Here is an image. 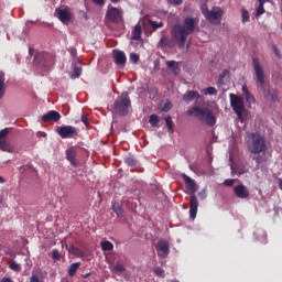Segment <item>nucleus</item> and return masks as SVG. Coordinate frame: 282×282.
I'll use <instances>...</instances> for the list:
<instances>
[{
	"label": "nucleus",
	"instance_id": "nucleus-10",
	"mask_svg": "<svg viewBox=\"0 0 282 282\" xmlns=\"http://www.w3.org/2000/svg\"><path fill=\"white\" fill-rule=\"evenodd\" d=\"M106 17L111 21V23H120V21H122V10L111 7L108 9Z\"/></svg>",
	"mask_w": 282,
	"mask_h": 282
},
{
	"label": "nucleus",
	"instance_id": "nucleus-23",
	"mask_svg": "<svg viewBox=\"0 0 282 282\" xmlns=\"http://www.w3.org/2000/svg\"><path fill=\"white\" fill-rule=\"evenodd\" d=\"M0 149L7 153H14V145L10 144L7 140L0 141Z\"/></svg>",
	"mask_w": 282,
	"mask_h": 282
},
{
	"label": "nucleus",
	"instance_id": "nucleus-3",
	"mask_svg": "<svg viewBox=\"0 0 282 282\" xmlns=\"http://www.w3.org/2000/svg\"><path fill=\"white\" fill-rule=\"evenodd\" d=\"M182 178L185 182L186 188H188L192 193L189 196V216L191 219H195L197 217V210L199 208V200H197V196L195 195V193H197V189L199 187L197 186L195 180L191 178V176L182 174Z\"/></svg>",
	"mask_w": 282,
	"mask_h": 282
},
{
	"label": "nucleus",
	"instance_id": "nucleus-27",
	"mask_svg": "<svg viewBox=\"0 0 282 282\" xmlns=\"http://www.w3.org/2000/svg\"><path fill=\"white\" fill-rule=\"evenodd\" d=\"M78 268H80V262H75L70 264L68 269V276H74V274H76V272L78 271Z\"/></svg>",
	"mask_w": 282,
	"mask_h": 282
},
{
	"label": "nucleus",
	"instance_id": "nucleus-22",
	"mask_svg": "<svg viewBox=\"0 0 282 282\" xmlns=\"http://www.w3.org/2000/svg\"><path fill=\"white\" fill-rule=\"evenodd\" d=\"M142 39V26L137 24L132 31V41H140Z\"/></svg>",
	"mask_w": 282,
	"mask_h": 282
},
{
	"label": "nucleus",
	"instance_id": "nucleus-24",
	"mask_svg": "<svg viewBox=\"0 0 282 282\" xmlns=\"http://www.w3.org/2000/svg\"><path fill=\"white\" fill-rule=\"evenodd\" d=\"M159 47H173V40H170L169 36H162L159 42Z\"/></svg>",
	"mask_w": 282,
	"mask_h": 282
},
{
	"label": "nucleus",
	"instance_id": "nucleus-35",
	"mask_svg": "<svg viewBox=\"0 0 282 282\" xmlns=\"http://www.w3.org/2000/svg\"><path fill=\"white\" fill-rule=\"evenodd\" d=\"M10 270H13V272H21V264L17 263L15 261H11L9 263Z\"/></svg>",
	"mask_w": 282,
	"mask_h": 282
},
{
	"label": "nucleus",
	"instance_id": "nucleus-54",
	"mask_svg": "<svg viewBox=\"0 0 282 282\" xmlns=\"http://www.w3.org/2000/svg\"><path fill=\"white\" fill-rule=\"evenodd\" d=\"M97 6H105V0H93Z\"/></svg>",
	"mask_w": 282,
	"mask_h": 282
},
{
	"label": "nucleus",
	"instance_id": "nucleus-45",
	"mask_svg": "<svg viewBox=\"0 0 282 282\" xmlns=\"http://www.w3.org/2000/svg\"><path fill=\"white\" fill-rule=\"evenodd\" d=\"M258 235H261L262 237V243H268V234H265V231L263 230H259Z\"/></svg>",
	"mask_w": 282,
	"mask_h": 282
},
{
	"label": "nucleus",
	"instance_id": "nucleus-18",
	"mask_svg": "<svg viewBox=\"0 0 282 282\" xmlns=\"http://www.w3.org/2000/svg\"><path fill=\"white\" fill-rule=\"evenodd\" d=\"M165 65L167 67V69H171L172 74H174V76H177V74H180V64L175 61H167L165 62Z\"/></svg>",
	"mask_w": 282,
	"mask_h": 282
},
{
	"label": "nucleus",
	"instance_id": "nucleus-40",
	"mask_svg": "<svg viewBox=\"0 0 282 282\" xmlns=\"http://www.w3.org/2000/svg\"><path fill=\"white\" fill-rule=\"evenodd\" d=\"M61 257H62V254L57 249H54L52 251V259H54L55 261H61Z\"/></svg>",
	"mask_w": 282,
	"mask_h": 282
},
{
	"label": "nucleus",
	"instance_id": "nucleus-44",
	"mask_svg": "<svg viewBox=\"0 0 282 282\" xmlns=\"http://www.w3.org/2000/svg\"><path fill=\"white\" fill-rule=\"evenodd\" d=\"M130 61L131 63H138V61H140V55H138V53H131Z\"/></svg>",
	"mask_w": 282,
	"mask_h": 282
},
{
	"label": "nucleus",
	"instance_id": "nucleus-38",
	"mask_svg": "<svg viewBox=\"0 0 282 282\" xmlns=\"http://www.w3.org/2000/svg\"><path fill=\"white\" fill-rule=\"evenodd\" d=\"M171 109H173V104L170 100H166L163 104V107L161 108V110L164 111V112L171 111Z\"/></svg>",
	"mask_w": 282,
	"mask_h": 282
},
{
	"label": "nucleus",
	"instance_id": "nucleus-55",
	"mask_svg": "<svg viewBox=\"0 0 282 282\" xmlns=\"http://www.w3.org/2000/svg\"><path fill=\"white\" fill-rule=\"evenodd\" d=\"M257 1H258V3L265 6V3H270V1H272V0H257Z\"/></svg>",
	"mask_w": 282,
	"mask_h": 282
},
{
	"label": "nucleus",
	"instance_id": "nucleus-31",
	"mask_svg": "<svg viewBox=\"0 0 282 282\" xmlns=\"http://www.w3.org/2000/svg\"><path fill=\"white\" fill-rule=\"evenodd\" d=\"M241 21L242 23H249L250 21V12L246 9H241Z\"/></svg>",
	"mask_w": 282,
	"mask_h": 282
},
{
	"label": "nucleus",
	"instance_id": "nucleus-53",
	"mask_svg": "<svg viewBox=\"0 0 282 282\" xmlns=\"http://www.w3.org/2000/svg\"><path fill=\"white\" fill-rule=\"evenodd\" d=\"M29 282H43V281H41V280L39 279V276H36V275H31Z\"/></svg>",
	"mask_w": 282,
	"mask_h": 282
},
{
	"label": "nucleus",
	"instance_id": "nucleus-28",
	"mask_svg": "<svg viewBox=\"0 0 282 282\" xmlns=\"http://www.w3.org/2000/svg\"><path fill=\"white\" fill-rule=\"evenodd\" d=\"M202 94H204V96H217V88L207 87V88L202 90Z\"/></svg>",
	"mask_w": 282,
	"mask_h": 282
},
{
	"label": "nucleus",
	"instance_id": "nucleus-56",
	"mask_svg": "<svg viewBox=\"0 0 282 282\" xmlns=\"http://www.w3.org/2000/svg\"><path fill=\"white\" fill-rule=\"evenodd\" d=\"M1 282H12V279H10V278H3V279L1 280Z\"/></svg>",
	"mask_w": 282,
	"mask_h": 282
},
{
	"label": "nucleus",
	"instance_id": "nucleus-36",
	"mask_svg": "<svg viewBox=\"0 0 282 282\" xmlns=\"http://www.w3.org/2000/svg\"><path fill=\"white\" fill-rule=\"evenodd\" d=\"M111 267L115 270V272H124L126 270V268L122 264H120V262H113Z\"/></svg>",
	"mask_w": 282,
	"mask_h": 282
},
{
	"label": "nucleus",
	"instance_id": "nucleus-9",
	"mask_svg": "<svg viewBox=\"0 0 282 282\" xmlns=\"http://www.w3.org/2000/svg\"><path fill=\"white\" fill-rule=\"evenodd\" d=\"M56 132L63 140L67 138H72V135H76V127L74 126H61L57 127Z\"/></svg>",
	"mask_w": 282,
	"mask_h": 282
},
{
	"label": "nucleus",
	"instance_id": "nucleus-16",
	"mask_svg": "<svg viewBox=\"0 0 282 282\" xmlns=\"http://www.w3.org/2000/svg\"><path fill=\"white\" fill-rule=\"evenodd\" d=\"M199 93L197 90H189L183 95L184 102H193V100H198Z\"/></svg>",
	"mask_w": 282,
	"mask_h": 282
},
{
	"label": "nucleus",
	"instance_id": "nucleus-62",
	"mask_svg": "<svg viewBox=\"0 0 282 282\" xmlns=\"http://www.w3.org/2000/svg\"><path fill=\"white\" fill-rule=\"evenodd\" d=\"M87 276H89V274H86V275H85V279H87Z\"/></svg>",
	"mask_w": 282,
	"mask_h": 282
},
{
	"label": "nucleus",
	"instance_id": "nucleus-5",
	"mask_svg": "<svg viewBox=\"0 0 282 282\" xmlns=\"http://www.w3.org/2000/svg\"><path fill=\"white\" fill-rule=\"evenodd\" d=\"M230 107L232 111L236 113L238 120L243 123L246 122V101H243V97H239L238 95L230 94L229 95Z\"/></svg>",
	"mask_w": 282,
	"mask_h": 282
},
{
	"label": "nucleus",
	"instance_id": "nucleus-39",
	"mask_svg": "<svg viewBox=\"0 0 282 282\" xmlns=\"http://www.w3.org/2000/svg\"><path fill=\"white\" fill-rule=\"evenodd\" d=\"M261 14H265V8L264 4L259 3L256 10V17H261Z\"/></svg>",
	"mask_w": 282,
	"mask_h": 282
},
{
	"label": "nucleus",
	"instance_id": "nucleus-34",
	"mask_svg": "<svg viewBox=\"0 0 282 282\" xmlns=\"http://www.w3.org/2000/svg\"><path fill=\"white\" fill-rule=\"evenodd\" d=\"M112 210L116 213L117 217L122 216V207L118 203L112 204Z\"/></svg>",
	"mask_w": 282,
	"mask_h": 282
},
{
	"label": "nucleus",
	"instance_id": "nucleus-6",
	"mask_svg": "<svg viewBox=\"0 0 282 282\" xmlns=\"http://www.w3.org/2000/svg\"><path fill=\"white\" fill-rule=\"evenodd\" d=\"M131 107V98L127 91L121 93L119 99L115 100L113 109L119 116H128Z\"/></svg>",
	"mask_w": 282,
	"mask_h": 282
},
{
	"label": "nucleus",
	"instance_id": "nucleus-32",
	"mask_svg": "<svg viewBox=\"0 0 282 282\" xmlns=\"http://www.w3.org/2000/svg\"><path fill=\"white\" fill-rule=\"evenodd\" d=\"M82 74H83V67L74 66V68H73V78H80Z\"/></svg>",
	"mask_w": 282,
	"mask_h": 282
},
{
	"label": "nucleus",
	"instance_id": "nucleus-7",
	"mask_svg": "<svg viewBox=\"0 0 282 282\" xmlns=\"http://www.w3.org/2000/svg\"><path fill=\"white\" fill-rule=\"evenodd\" d=\"M223 14L224 10H221V8L213 7L212 10H209V12L205 15V19L213 25H219V23H221Z\"/></svg>",
	"mask_w": 282,
	"mask_h": 282
},
{
	"label": "nucleus",
	"instance_id": "nucleus-12",
	"mask_svg": "<svg viewBox=\"0 0 282 282\" xmlns=\"http://www.w3.org/2000/svg\"><path fill=\"white\" fill-rule=\"evenodd\" d=\"M234 192L239 199H248L250 197V191L245 185L235 186Z\"/></svg>",
	"mask_w": 282,
	"mask_h": 282
},
{
	"label": "nucleus",
	"instance_id": "nucleus-21",
	"mask_svg": "<svg viewBox=\"0 0 282 282\" xmlns=\"http://www.w3.org/2000/svg\"><path fill=\"white\" fill-rule=\"evenodd\" d=\"M264 98L268 100H271L272 102H279V95L274 90H264Z\"/></svg>",
	"mask_w": 282,
	"mask_h": 282
},
{
	"label": "nucleus",
	"instance_id": "nucleus-43",
	"mask_svg": "<svg viewBox=\"0 0 282 282\" xmlns=\"http://www.w3.org/2000/svg\"><path fill=\"white\" fill-rule=\"evenodd\" d=\"M209 11H210V10H208V4L203 3V4L200 6V12H202V14H203L204 17H206Z\"/></svg>",
	"mask_w": 282,
	"mask_h": 282
},
{
	"label": "nucleus",
	"instance_id": "nucleus-8",
	"mask_svg": "<svg viewBox=\"0 0 282 282\" xmlns=\"http://www.w3.org/2000/svg\"><path fill=\"white\" fill-rule=\"evenodd\" d=\"M252 63L257 80L261 85L262 89H265V73L263 72V67L257 57L252 58Z\"/></svg>",
	"mask_w": 282,
	"mask_h": 282
},
{
	"label": "nucleus",
	"instance_id": "nucleus-25",
	"mask_svg": "<svg viewBox=\"0 0 282 282\" xmlns=\"http://www.w3.org/2000/svg\"><path fill=\"white\" fill-rule=\"evenodd\" d=\"M228 74H230L228 69L221 72V74L218 77L217 87H224V85H226L225 78L226 76H228Z\"/></svg>",
	"mask_w": 282,
	"mask_h": 282
},
{
	"label": "nucleus",
	"instance_id": "nucleus-58",
	"mask_svg": "<svg viewBox=\"0 0 282 282\" xmlns=\"http://www.w3.org/2000/svg\"><path fill=\"white\" fill-rule=\"evenodd\" d=\"M279 188H280V191H282V180L281 178L279 180Z\"/></svg>",
	"mask_w": 282,
	"mask_h": 282
},
{
	"label": "nucleus",
	"instance_id": "nucleus-26",
	"mask_svg": "<svg viewBox=\"0 0 282 282\" xmlns=\"http://www.w3.org/2000/svg\"><path fill=\"white\" fill-rule=\"evenodd\" d=\"M100 246L104 252H111L113 250V243L109 240L101 241Z\"/></svg>",
	"mask_w": 282,
	"mask_h": 282
},
{
	"label": "nucleus",
	"instance_id": "nucleus-41",
	"mask_svg": "<svg viewBox=\"0 0 282 282\" xmlns=\"http://www.w3.org/2000/svg\"><path fill=\"white\" fill-rule=\"evenodd\" d=\"M154 273L156 276H161V279H164V269H162V267H156L154 269Z\"/></svg>",
	"mask_w": 282,
	"mask_h": 282
},
{
	"label": "nucleus",
	"instance_id": "nucleus-50",
	"mask_svg": "<svg viewBox=\"0 0 282 282\" xmlns=\"http://www.w3.org/2000/svg\"><path fill=\"white\" fill-rule=\"evenodd\" d=\"M272 50H273L275 56H278V58H279V56H281V52L279 51V47L275 44H273Z\"/></svg>",
	"mask_w": 282,
	"mask_h": 282
},
{
	"label": "nucleus",
	"instance_id": "nucleus-2",
	"mask_svg": "<svg viewBox=\"0 0 282 282\" xmlns=\"http://www.w3.org/2000/svg\"><path fill=\"white\" fill-rule=\"evenodd\" d=\"M245 141L249 153H252V155H261V153L268 151L265 137L261 135L259 132L247 133Z\"/></svg>",
	"mask_w": 282,
	"mask_h": 282
},
{
	"label": "nucleus",
	"instance_id": "nucleus-30",
	"mask_svg": "<svg viewBox=\"0 0 282 282\" xmlns=\"http://www.w3.org/2000/svg\"><path fill=\"white\" fill-rule=\"evenodd\" d=\"M123 162L127 164V166H135V164H138V160H135L133 156H126Z\"/></svg>",
	"mask_w": 282,
	"mask_h": 282
},
{
	"label": "nucleus",
	"instance_id": "nucleus-60",
	"mask_svg": "<svg viewBox=\"0 0 282 282\" xmlns=\"http://www.w3.org/2000/svg\"><path fill=\"white\" fill-rule=\"evenodd\" d=\"M3 204V199L0 198V205Z\"/></svg>",
	"mask_w": 282,
	"mask_h": 282
},
{
	"label": "nucleus",
	"instance_id": "nucleus-13",
	"mask_svg": "<svg viewBox=\"0 0 282 282\" xmlns=\"http://www.w3.org/2000/svg\"><path fill=\"white\" fill-rule=\"evenodd\" d=\"M170 246L167 241L161 240L156 245V252L159 257H162L163 259L169 256L170 252Z\"/></svg>",
	"mask_w": 282,
	"mask_h": 282
},
{
	"label": "nucleus",
	"instance_id": "nucleus-46",
	"mask_svg": "<svg viewBox=\"0 0 282 282\" xmlns=\"http://www.w3.org/2000/svg\"><path fill=\"white\" fill-rule=\"evenodd\" d=\"M207 196H208V194L206 193V188L202 189V191L198 193L199 199H206Z\"/></svg>",
	"mask_w": 282,
	"mask_h": 282
},
{
	"label": "nucleus",
	"instance_id": "nucleus-4",
	"mask_svg": "<svg viewBox=\"0 0 282 282\" xmlns=\"http://www.w3.org/2000/svg\"><path fill=\"white\" fill-rule=\"evenodd\" d=\"M187 116H194V118L204 120L208 127H215V124H217V117H215L213 110H210L208 107L200 108L198 106H194L187 110Z\"/></svg>",
	"mask_w": 282,
	"mask_h": 282
},
{
	"label": "nucleus",
	"instance_id": "nucleus-51",
	"mask_svg": "<svg viewBox=\"0 0 282 282\" xmlns=\"http://www.w3.org/2000/svg\"><path fill=\"white\" fill-rule=\"evenodd\" d=\"M82 122L84 124H89V117H87V115L83 113L82 115Z\"/></svg>",
	"mask_w": 282,
	"mask_h": 282
},
{
	"label": "nucleus",
	"instance_id": "nucleus-57",
	"mask_svg": "<svg viewBox=\"0 0 282 282\" xmlns=\"http://www.w3.org/2000/svg\"><path fill=\"white\" fill-rule=\"evenodd\" d=\"M6 183V178H3V176H0V184H4Z\"/></svg>",
	"mask_w": 282,
	"mask_h": 282
},
{
	"label": "nucleus",
	"instance_id": "nucleus-47",
	"mask_svg": "<svg viewBox=\"0 0 282 282\" xmlns=\"http://www.w3.org/2000/svg\"><path fill=\"white\" fill-rule=\"evenodd\" d=\"M68 52L73 58H76L77 56L76 47H69Z\"/></svg>",
	"mask_w": 282,
	"mask_h": 282
},
{
	"label": "nucleus",
	"instance_id": "nucleus-49",
	"mask_svg": "<svg viewBox=\"0 0 282 282\" xmlns=\"http://www.w3.org/2000/svg\"><path fill=\"white\" fill-rule=\"evenodd\" d=\"M69 252H72L73 254L78 256V254L80 253V250H78V248L72 246V247L69 248Z\"/></svg>",
	"mask_w": 282,
	"mask_h": 282
},
{
	"label": "nucleus",
	"instance_id": "nucleus-20",
	"mask_svg": "<svg viewBox=\"0 0 282 282\" xmlns=\"http://www.w3.org/2000/svg\"><path fill=\"white\" fill-rule=\"evenodd\" d=\"M6 96V73L0 70V100Z\"/></svg>",
	"mask_w": 282,
	"mask_h": 282
},
{
	"label": "nucleus",
	"instance_id": "nucleus-15",
	"mask_svg": "<svg viewBox=\"0 0 282 282\" xmlns=\"http://www.w3.org/2000/svg\"><path fill=\"white\" fill-rule=\"evenodd\" d=\"M66 160L70 162L72 166H78V160H76V151L74 148L66 150Z\"/></svg>",
	"mask_w": 282,
	"mask_h": 282
},
{
	"label": "nucleus",
	"instance_id": "nucleus-37",
	"mask_svg": "<svg viewBox=\"0 0 282 282\" xmlns=\"http://www.w3.org/2000/svg\"><path fill=\"white\" fill-rule=\"evenodd\" d=\"M149 23L151 24V28L153 30H158L159 28H164V22H156L153 20H149Z\"/></svg>",
	"mask_w": 282,
	"mask_h": 282
},
{
	"label": "nucleus",
	"instance_id": "nucleus-29",
	"mask_svg": "<svg viewBox=\"0 0 282 282\" xmlns=\"http://www.w3.org/2000/svg\"><path fill=\"white\" fill-rule=\"evenodd\" d=\"M149 122H150L151 127H159L160 117H158V115H151L149 118Z\"/></svg>",
	"mask_w": 282,
	"mask_h": 282
},
{
	"label": "nucleus",
	"instance_id": "nucleus-1",
	"mask_svg": "<svg viewBox=\"0 0 282 282\" xmlns=\"http://www.w3.org/2000/svg\"><path fill=\"white\" fill-rule=\"evenodd\" d=\"M197 23H199V19L187 17L184 19L183 25H173L172 34L181 50L186 47V39L188 37V34H193L195 32V26Z\"/></svg>",
	"mask_w": 282,
	"mask_h": 282
},
{
	"label": "nucleus",
	"instance_id": "nucleus-48",
	"mask_svg": "<svg viewBox=\"0 0 282 282\" xmlns=\"http://www.w3.org/2000/svg\"><path fill=\"white\" fill-rule=\"evenodd\" d=\"M225 186H232L235 184V180L227 178L224 181Z\"/></svg>",
	"mask_w": 282,
	"mask_h": 282
},
{
	"label": "nucleus",
	"instance_id": "nucleus-14",
	"mask_svg": "<svg viewBox=\"0 0 282 282\" xmlns=\"http://www.w3.org/2000/svg\"><path fill=\"white\" fill-rule=\"evenodd\" d=\"M61 120V113L56 110H50L42 116V122H58Z\"/></svg>",
	"mask_w": 282,
	"mask_h": 282
},
{
	"label": "nucleus",
	"instance_id": "nucleus-11",
	"mask_svg": "<svg viewBox=\"0 0 282 282\" xmlns=\"http://www.w3.org/2000/svg\"><path fill=\"white\" fill-rule=\"evenodd\" d=\"M55 14L62 23H69V21H72V12H69V7L56 9Z\"/></svg>",
	"mask_w": 282,
	"mask_h": 282
},
{
	"label": "nucleus",
	"instance_id": "nucleus-19",
	"mask_svg": "<svg viewBox=\"0 0 282 282\" xmlns=\"http://www.w3.org/2000/svg\"><path fill=\"white\" fill-rule=\"evenodd\" d=\"M115 63L116 65H127V55L124 52H117L115 53Z\"/></svg>",
	"mask_w": 282,
	"mask_h": 282
},
{
	"label": "nucleus",
	"instance_id": "nucleus-59",
	"mask_svg": "<svg viewBox=\"0 0 282 282\" xmlns=\"http://www.w3.org/2000/svg\"><path fill=\"white\" fill-rule=\"evenodd\" d=\"M112 3H120V0H111Z\"/></svg>",
	"mask_w": 282,
	"mask_h": 282
},
{
	"label": "nucleus",
	"instance_id": "nucleus-17",
	"mask_svg": "<svg viewBox=\"0 0 282 282\" xmlns=\"http://www.w3.org/2000/svg\"><path fill=\"white\" fill-rule=\"evenodd\" d=\"M242 94H245L246 102H248V105H254V102H257V99L252 96L250 90H248V86H242Z\"/></svg>",
	"mask_w": 282,
	"mask_h": 282
},
{
	"label": "nucleus",
	"instance_id": "nucleus-33",
	"mask_svg": "<svg viewBox=\"0 0 282 282\" xmlns=\"http://www.w3.org/2000/svg\"><path fill=\"white\" fill-rule=\"evenodd\" d=\"M165 124L167 127V131L170 133H173V119L171 118V116L165 117Z\"/></svg>",
	"mask_w": 282,
	"mask_h": 282
},
{
	"label": "nucleus",
	"instance_id": "nucleus-61",
	"mask_svg": "<svg viewBox=\"0 0 282 282\" xmlns=\"http://www.w3.org/2000/svg\"><path fill=\"white\" fill-rule=\"evenodd\" d=\"M42 135H44V137H45V135H47V134H46L45 132H43V134H42Z\"/></svg>",
	"mask_w": 282,
	"mask_h": 282
},
{
	"label": "nucleus",
	"instance_id": "nucleus-52",
	"mask_svg": "<svg viewBox=\"0 0 282 282\" xmlns=\"http://www.w3.org/2000/svg\"><path fill=\"white\" fill-rule=\"evenodd\" d=\"M170 3H172V6H182L183 0H169Z\"/></svg>",
	"mask_w": 282,
	"mask_h": 282
},
{
	"label": "nucleus",
	"instance_id": "nucleus-42",
	"mask_svg": "<svg viewBox=\"0 0 282 282\" xmlns=\"http://www.w3.org/2000/svg\"><path fill=\"white\" fill-rule=\"evenodd\" d=\"M9 130L8 128L0 131V142L6 141V138H8Z\"/></svg>",
	"mask_w": 282,
	"mask_h": 282
}]
</instances>
